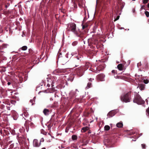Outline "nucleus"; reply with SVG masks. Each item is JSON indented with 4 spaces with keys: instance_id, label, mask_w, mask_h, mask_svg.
<instances>
[{
    "instance_id": "nucleus-1",
    "label": "nucleus",
    "mask_w": 149,
    "mask_h": 149,
    "mask_svg": "<svg viewBox=\"0 0 149 149\" xmlns=\"http://www.w3.org/2000/svg\"><path fill=\"white\" fill-rule=\"evenodd\" d=\"M67 29L68 31L73 32L78 37L81 38H82L83 37L82 33L79 29H77L76 24L74 23L68 24Z\"/></svg>"
},
{
    "instance_id": "nucleus-2",
    "label": "nucleus",
    "mask_w": 149,
    "mask_h": 149,
    "mask_svg": "<svg viewBox=\"0 0 149 149\" xmlns=\"http://www.w3.org/2000/svg\"><path fill=\"white\" fill-rule=\"evenodd\" d=\"M131 91H130L122 95L120 97L121 100L125 103L130 102L131 99Z\"/></svg>"
},
{
    "instance_id": "nucleus-3",
    "label": "nucleus",
    "mask_w": 149,
    "mask_h": 149,
    "mask_svg": "<svg viewBox=\"0 0 149 149\" xmlns=\"http://www.w3.org/2000/svg\"><path fill=\"white\" fill-rule=\"evenodd\" d=\"M133 102L139 104H142L145 103V101L142 100L139 94L137 93H135L133 100Z\"/></svg>"
},
{
    "instance_id": "nucleus-4",
    "label": "nucleus",
    "mask_w": 149,
    "mask_h": 149,
    "mask_svg": "<svg viewBox=\"0 0 149 149\" xmlns=\"http://www.w3.org/2000/svg\"><path fill=\"white\" fill-rule=\"evenodd\" d=\"M85 70L83 67L81 66L76 68L75 70V72L77 75L80 77L83 74L84 71Z\"/></svg>"
},
{
    "instance_id": "nucleus-5",
    "label": "nucleus",
    "mask_w": 149,
    "mask_h": 149,
    "mask_svg": "<svg viewBox=\"0 0 149 149\" xmlns=\"http://www.w3.org/2000/svg\"><path fill=\"white\" fill-rule=\"evenodd\" d=\"M24 126L26 130V131L28 132L29 130V126H30L31 127H34V125L32 122L27 120L25 122Z\"/></svg>"
},
{
    "instance_id": "nucleus-6",
    "label": "nucleus",
    "mask_w": 149,
    "mask_h": 149,
    "mask_svg": "<svg viewBox=\"0 0 149 149\" xmlns=\"http://www.w3.org/2000/svg\"><path fill=\"white\" fill-rule=\"evenodd\" d=\"M82 57L81 56L76 57L73 61V63L76 67L79 66V64L80 63L81 60L82 59Z\"/></svg>"
},
{
    "instance_id": "nucleus-7",
    "label": "nucleus",
    "mask_w": 149,
    "mask_h": 149,
    "mask_svg": "<svg viewBox=\"0 0 149 149\" xmlns=\"http://www.w3.org/2000/svg\"><path fill=\"white\" fill-rule=\"evenodd\" d=\"M82 111V108L78 106H75L72 109L71 112H74L77 114H79Z\"/></svg>"
},
{
    "instance_id": "nucleus-8",
    "label": "nucleus",
    "mask_w": 149,
    "mask_h": 149,
    "mask_svg": "<svg viewBox=\"0 0 149 149\" xmlns=\"http://www.w3.org/2000/svg\"><path fill=\"white\" fill-rule=\"evenodd\" d=\"M17 139H18L19 143L24 142L25 141L26 139L25 137L21 135V136L18 135L17 136Z\"/></svg>"
},
{
    "instance_id": "nucleus-9",
    "label": "nucleus",
    "mask_w": 149,
    "mask_h": 149,
    "mask_svg": "<svg viewBox=\"0 0 149 149\" xmlns=\"http://www.w3.org/2000/svg\"><path fill=\"white\" fill-rule=\"evenodd\" d=\"M0 133L3 136L8 135L9 134V131L7 130H5L4 128H2L1 130Z\"/></svg>"
},
{
    "instance_id": "nucleus-10",
    "label": "nucleus",
    "mask_w": 149,
    "mask_h": 149,
    "mask_svg": "<svg viewBox=\"0 0 149 149\" xmlns=\"http://www.w3.org/2000/svg\"><path fill=\"white\" fill-rule=\"evenodd\" d=\"M41 140L39 141L36 139H35L33 140V145L34 147H39L41 145Z\"/></svg>"
},
{
    "instance_id": "nucleus-11",
    "label": "nucleus",
    "mask_w": 149,
    "mask_h": 149,
    "mask_svg": "<svg viewBox=\"0 0 149 149\" xmlns=\"http://www.w3.org/2000/svg\"><path fill=\"white\" fill-rule=\"evenodd\" d=\"M105 75L103 74H100L98 75L97 76V79L99 81H102L104 80Z\"/></svg>"
},
{
    "instance_id": "nucleus-12",
    "label": "nucleus",
    "mask_w": 149,
    "mask_h": 149,
    "mask_svg": "<svg viewBox=\"0 0 149 149\" xmlns=\"http://www.w3.org/2000/svg\"><path fill=\"white\" fill-rule=\"evenodd\" d=\"M116 113V112L115 110H112L109 112L107 116L109 118H110L114 116Z\"/></svg>"
},
{
    "instance_id": "nucleus-13",
    "label": "nucleus",
    "mask_w": 149,
    "mask_h": 149,
    "mask_svg": "<svg viewBox=\"0 0 149 149\" xmlns=\"http://www.w3.org/2000/svg\"><path fill=\"white\" fill-rule=\"evenodd\" d=\"M19 144L20 146L21 149H25L26 148H27L28 147L27 143L26 142L21 143Z\"/></svg>"
},
{
    "instance_id": "nucleus-14",
    "label": "nucleus",
    "mask_w": 149,
    "mask_h": 149,
    "mask_svg": "<svg viewBox=\"0 0 149 149\" xmlns=\"http://www.w3.org/2000/svg\"><path fill=\"white\" fill-rule=\"evenodd\" d=\"M18 144L17 143H12L9 146V147L8 148L9 149H12L13 148H15L16 149H19V147L17 146V145Z\"/></svg>"
},
{
    "instance_id": "nucleus-15",
    "label": "nucleus",
    "mask_w": 149,
    "mask_h": 149,
    "mask_svg": "<svg viewBox=\"0 0 149 149\" xmlns=\"http://www.w3.org/2000/svg\"><path fill=\"white\" fill-rule=\"evenodd\" d=\"M43 112L45 116H47L51 113V111L49 109H45L43 111Z\"/></svg>"
},
{
    "instance_id": "nucleus-16",
    "label": "nucleus",
    "mask_w": 149,
    "mask_h": 149,
    "mask_svg": "<svg viewBox=\"0 0 149 149\" xmlns=\"http://www.w3.org/2000/svg\"><path fill=\"white\" fill-rule=\"evenodd\" d=\"M124 68V65L122 64H119L117 65V68L119 70H122Z\"/></svg>"
},
{
    "instance_id": "nucleus-17",
    "label": "nucleus",
    "mask_w": 149,
    "mask_h": 149,
    "mask_svg": "<svg viewBox=\"0 0 149 149\" xmlns=\"http://www.w3.org/2000/svg\"><path fill=\"white\" fill-rule=\"evenodd\" d=\"M8 45L7 44H3L0 46V50H2L7 48Z\"/></svg>"
},
{
    "instance_id": "nucleus-18",
    "label": "nucleus",
    "mask_w": 149,
    "mask_h": 149,
    "mask_svg": "<svg viewBox=\"0 0 149 149\" xmlns=\"http://www.w3.org/2000/svg\"><path fill=\"white\" fill-rule=\"evenodd\" d=\"M66 71V70L65 69H60L57 70H56V72L58 73H64Z\"/></svg>"
},
{
    "instance_id": "nucleus-19",
    "label": "nucleus",
    "mask_w": 149,
    "mask_h": 149,
    "mask_svg": "<svg viewBox=\"0 0 149 149\" xmlns=\"http://www.w3.org/2000/svg\"><path fill=\"white\" fill-rule=\"evenodd\" d=\"M3 103L5 104H7L9 106H12V105H11L10 102H9V101H8L7 100H4L3 101Z\"/></svg>"
},
{
    "instance_id": "nucleus-20",
    "label": "nucleus",
    "mask_w": 149,
    "mask_h": 149,
    "mask_svg": "<svg viewBox=\"0 0 149 149\" xmlns=\"http://www.w3.org/2000/svg\"><path fill=\"white\" fill-rule=\"evenodd\" d=\"M91 66V65L89 63H86L85 65V66L84 67V68L85 70L88 69L89 67Z\"/></svg>"
},
{
    "instance_id": "nucleus-21",
    "label": "nucleus",
    "mask_w": 149,
    "mask_h": 149,
    "mask_svg": "<svg viewBox=\"0 0 149 149\" xmlns=\"http://www.w3.org/2000/svg\"><path fill=\"white\" fill-rule=\"evenodd\" d=\"M145 85L143 84H140L139 85V89L141 90H143L145 88Z\"/></svg>"
},
{
    "instance_id": "nucleus-22",
    "label": "nucleus",
    "mask_w": 149,
    "mask_h": 149,
    "mask_svg": "<svg viewBox=\"0 0 149 149\" xmlns=\"http://www.w3.org/2000/svg\"><path fill=\"white\" fill-rule=\"evenodd\" d=\"M116 126L117 127L121 128L123 126V124L122 122H119L116 124Z\"/></svg>"
},
{
    "instance_id": "nucleus-23",
    "label": "nucleus",
    "mask_w": 149,
    "mask_h": 149,
    "mask_svg": "<svg viewBox=\"0 0 149 149\" xmlns=\"http://www.w3.org/2000/svg\"><path fill=\"white\" fill-rule=\"evenodd\" d=\"M99 68L96 67H93V68H92L93 69V70H92V71L93 72H97L98 71H100V70L98 69Z\"/></svg>"
},
{
    "instance_id": "nucleus-24",
    "label": "nucleus",
    "mask_w": 149,
    "mask_h": 149,
    "mask_svg": "<svg viewBox=\"0 0 149 149\" xmlns=\"http://www.w3.org/2000/svg\"><path fill=\"white\" fill-rule=\"evenodd\" d=\"M27 49V47L26 46H24L19 49V51H20V50L24 51L26 50Z\"/></svg>"
},
{
    "instance_id": "nucleus-25",
    "label": "nucleus",
    "mask_w": 149,
    "mask_h": 149,
    "mask_svg": "<svg viewBox=\"0 0 149 149\" xmlns=\"http://www.w3.org/2000/svg\"><path fill=\"white\" fill-rule=\"evenodd\" d=\"M88 129V127H83L81 130V132H86Z\"/></svg>"
},
{
    "instance_id": "nucleus-26",
    "label": "nucleus",
    "mask_w": 149,
    "mask_h": 149,
    "mask_svg": "<svg viewBox=\"0 0 149 149\" xmlns=\"http://www.w3.org/2000/svg\"><path fill=\"white\" fill-rule=\"evenodd\" d=\"M74 78V76L73 75H71L68 78V80H70L71 81H72Z\"/></svg>"
},
{
    "instance_id": "nucleus-27",
    "label": "nucleus",
    "mask_w": 149,
    "mask_h": 149,
    "mask_svg": "<svg viewBox=\"0 0 149 149\" xmlns=\"http://www.w3.org/2000/svg\"><path fill=\"white\" fill-rule=\"evenodd\" d=\"M110 129V127L108 125H106L104 127V130L105 131L109 130Z\"/></svg>"
},
{
    "instance_id": "nucleus-28",
    "label": "nucleus",
    "mask_w": 149,
    "mask_h": 149,
    "mask_svg": "<svg viewBox=\"0 0 149 149\" xmlns=\"http://www.w3.org/2000/svg\"><path fill=\"white\" fill-rule=\"evenodd\" d=\"M82 29L84 30L85 29H87V28L88 26V25L86 24H82Z\"/></svg>"
},
{
    "instance_id": "nucleus-29",
    "label": "nucleus",
    "mask_w": 149,
    "mask_h": 149,
    "mask_svg": "<svg viewBox=\"0 0 149 149\" xmlns=\"http://www.w3.org/2000/svg\"><path fill=\"white\" fill-rule=\"evenodd\" d=\"M22 114V116H23V115H24L26 117H27L29 116V114H28V112L26 111H24V113H23Z\"/></svg>"
},
{
    "instance_id": "nucleus-30",
    "label": "nucleus",
    "mask_w": 149,
    "mask_h": 149,
    "mask_svg": "<svg viewBox=\"0 0 149 149\" xmlns=\"http://www.w3.org/2000/svg\"><path fill=\"white\" fill-rule=\"evenodd\" d=\"M72 138L73 140H76L77 139V135H73L72 136Z\"/></svg>"
},
{
    "instance_id": "nucleus-31",
    "label": "nucleus",
    "mask_w": 149,
    "mask_h": 149,
    "mask_svg": "<svg viewBox=\"0 0 149 149\" xmlns=\"http://www.w3.org/2000/svg\"><path fill=\"white\" fill-rule=\"evenodd\" d=\"M54 83V82H53V81H52V83L51 84H49V83H48L47 84V86L48 87H49L51 85H52V87H53L54 86V85H53V84Z\"/></svg>"
},
{
    "instance_id": "nucleus-32",
    "label": "nucleus",
    "mask_w": 149,
    "mask_h": 149,
    "mask_svg": "<svg viewBox=\"0 0 149 149\" xmlns=\"http://www.w3.org/2000/svg\"><path fill=\"white\" fill-rule=\"evenodd\" d=\"M91 86H92L91 83H90V82H89L88 83V84L87 85V86L86 88H87L88 87V88H90V87H91Z\"/></svg>"
},
{
    "instance_id": "nucleus-33",
    "label": "nucleus",
    "mask_w": 149,
    "mask_h": 149,
    "mask_svg": "<svg viewBox=\"0 0 149 149\" xmlns=\"http://www.w3.org/2000/svg\"><path fill=\"white\" fill-rule=\"evenodd\" d=\"M35 97L33 98V100H30V102L32 103V105H33L34 104V103L35 102V100L34 99Z\"/></svg>"
},
{
    "instance_id": "nucleus-34",
    "label": "nucleus",
    "mask_w": 149,
    "mask_h": 149,
    "mask_svg": "<svg viewBox=\"0 0 149 149\" xmlns=\"http://www.w3.org/2000/svg\"><path fill=\"white\" fill-rule=\"evenodd\" d=\"M78 43V42L77 41H75L72 42V45L73 46H75L77 45Z\"/></svg>"
},
{
    "instance_id": "nucleus-35",
    "label": "nucleus",
    "mask_w": 149,
    "mask_h": 149,
    "mask_svg": "<svg viewBox=\"0 0 149 149\" xmlns=\"http://www.w3.org/2000/svg\"><path fill=\"white\" fill-rule=\"evenodd\" d=\"M145 13L147 17H149V12L147 11H145Z\"/></svg>"
},
{
    "instance_id": "nucleus-36",
    "label": "nucleus",
    "mask_w": 149,
    "mask_h": 149,
    "mask_svg": "<svg viewBox=\"0 0 149 149\" xmlns=\"http://www.w3.org/2000/svg\"><path fill=\"white\" fill-rule=\"evenodd\" d=\"M10 102H11V104H14V105H15V103H16V101H15V100H11L10 101Z\"/></svg>"
},
{
    "instance_id": "nucleus-37",
    "label": "nucleus",
    "mask_w": 149,
    "mask_h": 149,
    "mask_svg": "<svg viewBox=\"0 0 149 149\" xmlns=\"http://www.w3.org/2000/svg\"><path fill=\"white\" fill-rule=\"evenodd\" d=\"M145 68L146 69H148V63L146 61L145 63Z\"/></svg>"
},
{
    "instance_id": "nucleus-38",
    "label": "nucleus",
    "mask_w": 149,
    "mask_h": 149,
    "mask_svg": "<svg viewBox=\"0 0 149 149\" xmlns=\"http://www.w3.org/2000/svg\"><path fill=\"white\" fill-rule=\"evenodd\" d=\"M10 6V4L8 3H6L5 4V6L6 8H8Z\"/></svg>"
},
{
    "instance_id": "nucleus-39",
    "label": "nucleus",
    "mask_w": 149,
    "mask_h": 149,
    "mask_svg": "<svg viewBox=\"0 0 149 149\" xmlns=\"http://www.w3.org/2000/svg\"><path fill=\"white\" fill-rule=\"evenodd\" d=\"M41 133L45 135H46L47 134V133L46 132L44 131L43 130H41Z\"/></svg>"
},
{
    "instance_id": "nucleus-40",
    "label": "nucleus",
    "mask_w": 149,
    "mask_h": 149,
    "mask_svg": "<svg viewBox=\"0 0 149 149\" xmlns=\"http://www.w3.org/2000/svg\"><path fill=\"white\" fill-rule=\"evenodd\" d=\"M19 131L21 133H22L24 131V129L23 128L19 129Z\"/></svg>"
},
{
    "instance_id": "nucleus-41",
    "label": "nucleus",
    "mask_w": 149,
    "mask_h": 149,
    "mask_svg": "<svg viewBox=\"0 0 149 149\" xmlns=\"http://www.w3.org/2000/svg\"><path fill=\"white\" fill-rule=\"evenodd\" d=\"M149 0H143V3L144 4H146L148 3Z\"/></svg>"
},
{
    "instance_id": "nucleus-42",
    "label": "nucleus",
    "mask_w": 149,
    "mask_h": 149,
    "mask_svg": "<svg viewBox=\"0 0 149 149\" xmlns=\"http://www.w3.org/2000/svg\"><path fill=\"white\" fill-rule=\"evenodd\" d=\"M111 72L114 74H117V70H113Z\"/></svg>"
},
{
    "instance_id": "nucleus-43",
    "label": "nucleus",
    "mask_w": 149,
    "mask_h": 149,
    "mask_svg": "<svg viewBox=\"0 0 149 149\" xmlns=\"http://www.w3.org/2000/svg\"><path fill=\"white\" fill-rule=\"evenodd\" d=\"M141 146L143 149H145L146 147V145L145 144H142L141 145Z\"/></svg>"
},
{
    "instance_id": "nucleus-44",
    "label": "nucleus",
    "mask_w": 149,
    "mask_h": 149,
    "mask_svg": "<svg viewBox=\"0 0 149 149\" xmlns=\"http://www.w3.org/2000/svg\"><path fill=\"white\" fill-rule=\"evenodd\" d=\"M144 83L145 84H147L148 82V80H143Z\"/></svg>"
},
{
    "instance_id": "nucleus-45",
    "label": "nucleus",
    "mask_w": 149,
    "mask_h": 149,
    "mask_svg": "<svg viewBox=\"0 0 149 149\" xmlns=\"http://www.w3.org/2000/svg\"><path fill=\"white\" fill-rule=\"evenodd\" d=\"M55 105L53 106V107H56L57 106L58 103L57 102H56L54 103Z\"/></svg>"
},
{
    "instance_id": "nucleus-46",
    "label": "nucleus",
    "mask_w": 149,
    "mask_h": 149,
    "mask_svg": "<svg viewBox=\"0 0 149 149\" xmlns=\"http://www.w3.org/2000/svg\"><path fill=\"white\" fill-rule=\"evenodd\" d=\"M146 111L148 115L149 116V107L148 108L146 109Z\"/></svg>"
},
{
    "instance_id": "nucleus-47",
    "label": "nucleus",
    "mask_w": 149,
    "mask_h": 149,
    "mask_svg": "<svg viewBox=\"0 0 149 149\" xmlns=\"http://www.w3.org/2000/svg\"><path fill=\"white\" fill-rule=\"evenodd\" d=\"M119 17H120L119 16H117L116 18V19H115L114 20V21H115L118 20L119 19Z\"/></svg>"
},
{
    "instance_id": "nucleus-48",
    "label": "nucleus",
    "mask_w": 149,
    "mask_h": 149,
    "mask_svg": "<svg viewBox=\"0 0 149 149\" xmlns=\"http://www.w3.org/2000/svg\"><path fill=\"white\" fill-rule=\"evenodd\" d=\"M118 77L119 78H121L123 79H124L125 78V77H124V76H118Z\"/></svg>"
},
{
    "instance_id": "nucleus-49",
    "label": "nucleus",
    "mask_w": 149,
    "mask_h": 149,
    "mask_svg": "<svg viewBox=\"0 0 149 149\" xmlns=\"http://www.w3.org/2000/svg\"><path fill=\"white\" fill-rule=\"evenodd\" d=\"M94 80L93 79H92L91 78H90L89 79V81H92V80Z\"/></svg>"
},
{
    "instance_id": "nucleus-50",
    "label": "nucleus",
    "mask_w": 149,
    "mask_h": 149,
    "mask_svg": "<svg viewBox=\"0 0 149 149\" xmlns=\"http://www.w3.org/2000/svg\"><path fill=\"white\" fill-rule=\"evenodd\" d=\"M10 107H8V106H7V109H8V110H10Z\"/></svg>"
},
{
    "instance_id": "nucleus-51",
    "label": "nucleus",
    "mask_w": 149,
    "mask_h": 149,
    "mask_svg": "<svg viewBox=\"0 0 149 149\" xmlns=\"http://www.w3.org/2000/svg\"><path fill=\"white\" fill-rule=\"evenodd\" d=\"M7 84L8 86H9L11 84V83L10 82H8Z\"/></svg>"
},
{
    "instance_id": "nucleus-52",
    "label": "nucleus",
    "mask_w": 149,
    "mask_h": 149,
    "mask_svg": "<svg viewBox=\"0 0 149 149\" xmlns=\"http://www.w3.org/2000/svg\"><path fill=\"white\" fill-rule=\"evenodd\" d=\"M4 106L3 105H1V108L2 109H3L4 107Z\"/></svg>"
},
{
    "instance_id": "nucleus-53",
    "label": "nucleus",
    "mask_w": 149,
    "mask_h": 149,
    "mask_svg": "<svg viewBox=\"0 0 149 149\" xmlns=\"http://www.w3.org/2000/svg\"><path fill=\"white\" fill-rule=\"evenodd\" d=\"M144 7V6H142L141 7V9H143Z\"/></svg>"
},
{
    "instance_id": "nucleus-54",
    "label": "nucleus",
    "mask_w": 149,
    "mask_h": 149,
    "mask_svg": "<svg viewBox=\"0 0 149 149\" xmlns=\"http://www.w3.org/2000/svg\"><path fill=\"white\" fill-rule=\"evenodd\" d=\"M141 63H138V64H137V66H138V65H141Z\"/></svg>"
},
{
    "instance_id": "nucleus-55",
    "label": "nucleus",
    "mask_w": 149,
    "mask_h": 149,
    "mask_svg": "<svg viewBox=\"0 0 149 149\" xmlns=\"http://www.w3.org/2000/svg\"><path fill=\"white\" fill-rule=\"evenodd\" d=\"M41 149H46V148L45 147H44L43 148H42Z\"/></svg>"
},
{
    "instance_id": "nucleus-56",
    "label": "nucleus",
    "mask_w": 149,
    "mask_h": 149,
    "mask_svg": "<svg viewBox=\"0 0 149 149\" xmlns=\"http://www.w3.org/2000/svg\"><path fill=\"white\" fill-rule=\"evenodd\" d=\"M12 134H13L14 135V132H13V131H12Z\"/></svg>"
},
{
    "instance_id": "nucleus-57",
    "label": "nucleus",
    "mask_w": 149,
    "mask_h": 149,
    "mask_svg": "<svg viewBox=\"0 0 149 149\" xmlns=\"http://www.w3.org/2000/svg\"><path fill=\"white\" fill-rule=\"evenodd\" d=\"M148 7L149 8V3H148Z\"/></svg>"
},
{
    "instance_id": "nucleus-58",
    "label": "nucleus",
    "mask_w": 149,
    "mask_h": 149,
    "mask_svg": "<svg viewBox=\"0 0 149 149\" xmlns=\"http://www.w3.org/2000/svg\"><path fill=\"white\" fill-rule=\"evenodd\" d=\"M92 52H91V53H90V52H89V53H90V54H92Z\"/></svg>"
},
{
    "instance_id": "nucleus-59",
    "label": "nucleus",
    "mask_w": 149,
    "mask_h": 149,
    "mask_svg": "<svg viewBox=\"0 0 149 149\" xmlns=\"http://www.w3.org/2000/svg\"><path fill=\"white\" fill-rule=\"evenodd\" d=\"M0 42H2V41L1 40H0Z\"/></svg>"
},
{
    "instance_id": "nucleus-60",
    "label": "nucleus",
    "mask_w": 149,
    "mask_h": 149,
    "mask_svg": "<svg viewBox=\"0 0 149 149\" xmlns=\"http://www.w3.org/2000/svg\"><path fill=\"white\" fill-rule=\"evenodd\" d=\"M49 80H51V79H49V80H48V81H49Z\"/></svg>"
},
{
    "instance_id": "nucleus-61",
    "label": "nucleus",
    "mask_w": 149,
    "mask_h": 149,
    "mask_svg": "<svg viewBox=\"0 0 149 149\" xmlns=\"http://www.w3.org/2000/svg\"><path fill=\"white\" fill-rule=\"evenodd\" d=\"M82 149H86L85 148H83Z\"/></svg>"
},
{
    "instance_id": "nucleus-62",
    "label": "nucleus",
    "mask_w": 149,
    "mask_h": 149,
    "mask_svg": "<svg viewBox=\"0 0 149 149\" xmlns=\"http://www.w3.org/2000/svg\"><path fill=\"white\" fill-rule=\"evenodd\" d=\"M132 0V1H135L136 0Z\"/></svg>"
},
{
    "instance_id": "nucleus-63",
    "label": "nucleus",
    "mask_w": 149,
    "mask_h": 149,
    "mask_svg": "<svg viewBox=\"0 0 149 149\" xmlns=\"http://www.w3.org/2000/svg\"><path fill=\"white\" fill-rule=\"evenodd\" d=\"M44 12H46V10H45Z\"/></svg>"
},
{
    "instance_id": "nucleus-64",
    "label": "nucleus",
    "mask_w": 149,
    "mask_h": 149,
    "mask_svg": "<svg viewBox=\"0 0 149 149\" xmlns=\"http://www.w3.org/2000/svg\"><path fill=\"white\" fill-rule=\"evenodd\" d=\"M12 141H11V142H10V143H12Z\"/></svg>"
}]
</instances>
